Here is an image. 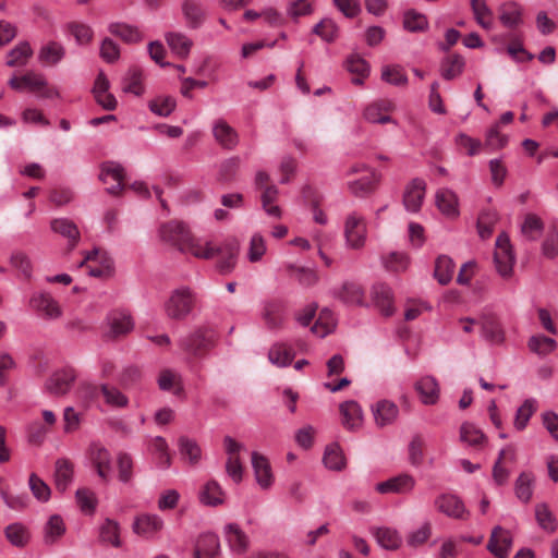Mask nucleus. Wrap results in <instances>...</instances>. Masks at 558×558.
<instances>
[{"label": "nucleus", "mask_w": 558, "mask_h": 558, "mask_svg": "<svg viewBox=\"0 0 558 558\" xmlns=\"http://www.w3.org/2000/svg\"><path fill=\"white\" fill-rule=\"evenodd\" d=\"M498 221V214L495 210H483L477 218V231L482 239H488Z\"/></svg>", "instance_id": "nucleus-59"}, {"label": "nucleus", "mask_w": 558, "mask_h": 558, "mask_svg": "<svg viewBox=\"0 0 558 558\" xmlns=\"http://www.w3.org/2000/svg\"><path fill=\"white\" fill-rule=\"evenodd\" d=\"M223 447L227 454L226 472L228 476L238 484L243 478L241 453L245 451V446L231 436H226L223 438Z\"/></svg>", "instance_id": "nucleus-6"}, {"label": "nucleus", "mask_w": 558, "mask_h": 558, "mask_svg": "<svg viewBox=\"0 0 558 558\" xmlns=\"http://www.w3.org/2000/svg\"><path fill=\"white\" fill-rule=\"evenodd\" d=\"M225 493L218 482L208 481L199 492V501L205 506L216 507L223 502Z\"/></svg>", "instance_id": "nucleus-38"}, {"label": "nucleus", "mask_w": 558, "mask_h": 558, "mask_svg": "<svg viewBox=\"0 0 558 558\" xmlns=\"http://www.w3.org/2000/svg\"><path fill=\"white\" fill-rule=\"evenodd\" d=\"M437 208L449 218L459 215V202L456 193L449 189H439L435 195Z\"/></svg>", "instance_id": "nucleus-29"}, {"label": "nucleus", "mask_w": 558, "mask_h": 558, "mask_svg": "<svg viewBox=\"0 0 558 558\" xmlns=\"http://www.w3.org/2000/svg\"><path fill=\"white\" fill-rule=\"evenodd\" d=\"M158 236L163 244L197 258L211 259L220 254L219 247L209 241L195 239L181 221L173 220L161 225Z\"/></svg>", "instance_id": "nucleus-1"}, {"label": "nucleus", "mask_w": 558, "mask_h": 558, "mask_svg": "<svg viewBox=\"0 0 558 558\" xmlns=\"http://www.w3.org/2000/svg\"><path fill=\"white\" fill-rule=\"evenodd\" d=\"M108 326L113 337L123 336L134 327L131 315L124 311H112L108 317Z\"/></svg>", "instance_id": "nucleus-31"}, {"label": "nucleus", "mask_w": 558, "mask_h": 558, "mask_svg": "<svg viewBox=\"0 0 558 558\" xmlns=\"http://www.w3.org/2000/svg\"><path fill=\"white\" fill-rule=\"evenodd\" d=\"M99 536L101 542L109 544L113 547L121 546L120 539V525L117 521L106 519L100 525Z\"/></svg>", "instance_id": "nucleus-56"}, {"label": "nucleus", "mask_w": 558, "mask_h": 558, "mask_svg": "<svg viewBox=\"0 0 558 558\" xmlns=\"http://www.w3.org/2000/svg\"><path fill=\"white\" fill-rule=\"evenodd\" d=\"M367 226L365 218L353 211L344 220V238L349 248L360 250L365 245Z\"/></svg>", "instance_id": "nucleus-5"}, {"label": "nucleus", "mask_w": 558, "mask_h": 558, "mask_svg": "<svg viewBox=\"0 0 558 558\" xmlns=\"http://www.w3.org/2000/svg\"><path fill=\"white\" fill-rule=\"evenodd\" d=\"M396 109V105L391 99L380 98L376 99L364 109L363 116L366 121L371 123L386 124L397 122L390 117V113Z\"/></svg>", "instance_id": "nucleus-9"}, {"label": "nucleus", "mask_w": 558, "mask_h": 558, "mask_svg": "<svg viewBox=\"0 0 558 558\" xmlns=\"http://www.w3.org/2000/svg\"><path fill=\"white\" fill-rule=\"evenodd\" d=\"M372 535L377 544L387 550H397L402 544V536L398 530L390 526H378L371 529Z\"/></svg>", "instance_id": "nucleus-27"}, {"label": "nucleus", "mask_w": 558, "mask_h": 558, "mask_svg": "<svg viewBox=\"0 0 558 558\" xmlns=\"http://www.w3.org/2000/svg\"><path fill=\"white\" fill-rule=\"evenodd\" d=\"M252 466L254 470L257 484L263 489H268L274 483V475L270 463L266 457L253 451L252 452Z\"/></svg>", "instance_id": "nucleus-24"}, {"label": "nucleus", "mask_w": 558, "mask_h": 558, "mask_svg": "<svg viewBox=\"0 0 558 558\" xmlns=\"http://www.w3.org/2000/svg\"><path fill=\"white\" fill-rule=\"evenodd\" d=\"M478 324L481 326V336L484 340L492 344H500L504 342L505 332L495 315H481Z\"/></svg>", "instance_id": "nucleus-18"}, {"label": "nucleus", "mask_w": 558, "mask_h": 558, "mask_svg": "<svg viewBox=\"0 0 558 558\" xmlns=\"http://www.w3.org/2000/svg\"><path fill=\"white\" fill-rule=\"evenodd\" d=\"M460 440L469 446L478 447L485 441V435L474 424L465 422L460 427Z\"/></svg>", "instance_id": "nucleus-61"}, {"label": "nucleus", "mask_w": 558, "mask_h": 558, "mask_svg": "<svg viewBox=\"0 0 558 558\" xmlns=\"http://www.w3.org/2000/svg\"><path fill=\"white\" fill-rule=\"evenodd\" d=\"M342 425L349 430H355L362 426L363 410L361 405L354 400H348L339 407Z\"/></svg>", "instance_id": "nucleus-25"}, {"label": "nucleus", "mask_w": 558, "mask_h": 558, "mask_svg": "<svg viewBox=\"0 0 558 558\" xmlns=\"http://www.w3.org/2000/svg\"><path fill=\"white\" fill-rule=\"evenodd\" d=\"M99 179L104 183H108L112 180L114 184L107 189L108 193L117 195L123 189L124 169L117 162H105L101 167Z\"/></svg>", "instance_id": "nucleus-26"}, {"label": "nucleus", "mask_w": 558, "mask_h": 558, "mask_svg": "<svg viewBox=\"0 0 558 558\" xmlns=\"http://www.w3.org/2000/svg\"><path fill=\"white\" fill-rule=\"evenodd\" d=\"M426 183L423 179H413L405 187L403 204L408 211L416 213L420 210L425 197Z\"/></svg>", "instance_id": "nucleus-16"}, {"label": "nucleus", "mask_w": 558, "mask_h": 558, "mask_svg": "<svg viewBox=\"0 0 558 558\" xmlns=\"http://www.w3.org/2000/svg\"><path fill=\"white\" fill-rule=\"evenodd\" d=\"M471 8L477 24L484 29H492L494 25V14L486 1L471 0Z\"/></svg>", "instance_id": "nucleus-52"}, {"label": "nucleus", "mask_w": 558, "mask_h": 558, "mask_svg": "<svg viewBox=\"0 0 558 558\" xmlns=\"http://www.w3.org/2000/svg\"><path fill=\"white\" fill-rule=\"evenodd\" d=\"M29 305L38 315L49 320L59 319L63 313L59 302L47 292L34 293L31 296Z\"/></svg>", "instance_id": "nucleus-8"}, {"label": "nucleus", "mask_w": 558, "mask_h": 558, "mask_svg": "<svg viewBox=\"0 0 558 558\" xmlns=\"http://www.w3.org/2000/svg\"><path fill=\"white\" fill-rule=\"evenodd\" d=\"M179 451L183 459L190 464L195 465L202 458V450L198 444L189 437L182 436L178 441Z\"/></svg>", "instance_id": "nucleus-54"}, {"label": "nucleus", "mask_w": 558, "mask_h": 558, "mask_svg": "<svg viewBox=\"0 0 558 558\" xmlns=\"http://www.w3.org/2000/svg\"><path fill=\"white\" fill-rule=\"evenodd\" d=\"M9 85L11 88L19 92L27 89L35 93L37 97L41 99H53L60 97L57 88L48 84L44 74L35 71H28L20 77L12 76L9 81Z\"/></svg>", "instance_id": "nucleus-2"}, {"label": "nucleus", "mask_w": 558, "mask_h": 558, "mask_svg": "<svg viewBox=\"0 0 558 558\" xmlns=\"http://www.w3.org/2000/svg\"><path fill=\"white\" fill-rule=\"evenodd\" d=\"M108 31L111 35L121 38L126 44L138 43L143 39V36L138 28L126 23H110L108 26Z\"/></svg>", "instance_id": "nucleus-39"}, {"label": "nucleus", "mask_w": 558, "mask_h": 558, "mask_svg": "<svg viewBox=\"0 0 558 558\" xmlns=\"http://www.w3.org/2000/svg\"><path fill=\"white\" fill-rule=\"evenodd\" d=\"M313 33L323 40L332 43L338 37L339 28L331 19H324L313 27Z\"/></svg>", "instance_id": "nucleus-64"}, {"label": "nucleus", "mask_w": 558, "mask_h": 558, "mask_svg": "<svg viewBox=\"0 0 558 558\" xmlns=\"http://www.w3.org/2000/svg\"><path fill=\"white\" fill-rule=\"evenodd\" d=\"M345 66L349 72L359 75V77L352 80L354 84H362L363 78L366 77L369 73L368 63L362 57L355 53L348 57Z\"/></svg>", "instance_id": "nucleus-60"}, {"label": "nucleus", "mask_w": 558, "mask_h": 558, "mask_svg": "<svg viewBox=\"0 0 558 558\" xmlns=\"http://www.w3.org/2000/svg\"><path fill=\"white\" fill-rule=\"evenodd\" d=\"M73 463L65 458H60L54 465V482L59 492H65L73 481Z\"/></svg>", "instance_id": "nucleus-33"}, {"label": "nucleus", "mask_w": 558, "mask_h": 558, "mask_svg": "<svg viewBox=\"0 0 558 558\" xmlns=\"http://www.w3.org/2000/svg\"><path fill=\"white\" fill-rule=\"evenodd\" d=\"M96 262L97 265H88V274L92 277L96 278H105L111 275L112 271V259L107 255V253L101 252L98 248H94L90 252H87L84 259L80 263V267H83L87 263Z\"/></svg>", "instance_id": "nucleus-12"}, {"label": "nucleus", "mask_w": 558, "mask_h": 558, "mask_svg": "<svg viewBox=\"0 0 558 558\" xmlns=\"http://www.w3.org/2000/svg\"><path fill=\"white\" fill-rule=\"evenodd\" d=\"M465 65V61L462 56L460 54H450L444 58L440 64V73L441 76L447 80L451 81L463 72Z\"/></svg>", "instance_id": "nucleus-44"}, {"label": "nucleus", "mask_w": 558, "mask_h": 558, "mask_svg": "<svg viewBox=\"0 0 558 558\" xmlns=\"http://www.w3.org/2000/svg\"><path fill=\"white\" fill-rule=\"evenodd\" d=\"M220 543L217 535L206 533L198 537L193 558H218Z\"/></svg>", "instance_id": "nucleus-28"}, {"label": "nucleus", "mask_w": 558, "mask_h": 558, "mask_svg": "<svg viewBox=\"0 0 558 558\" xmlns=\"http://www.w3.org/2000/svg\"><path fill=\"white\" fill-rule=\"evenodd\" d=\"M420 400L425 405L436 404L439 400L440 387L434 376L426 375L420 378L414 386Z\"/></svg>", "instance_id": "nucleus-22"}, {"label": "nucleus", "mask_w": 558, "mask_h": 558, "mask_svg": "<svg viewBox=\"0 0 558 558\" xmlns=\"http://www.w3.org/2000/svg\"><path fill=\"white\" fill-rule=\"evenodd\" d=\"M149 451L155 456L157 464L161 469H167L171 464L169 448L166 439L161 436L153 438L149 442Z\"/></svg>", "instance_id": "nucleus-55"}, {"label": "nucleus", "mask_w": 558, "mask_h": 558, "mask_svg": "<svg viewBox=\"0 0 558 558\" xmlns=\"http://www.w3.org/2000/svg\"><path fill=\"white\" fill-rule=\"evenodd\" d=\"M158 386L161 390L172 391L179 395L182 391L181 375L171 369H165L158 377Z\"/></svg>", "instance_id": "nucleus-58"}, {"label": "nucleus", "mask_w": 558, "mask_h": 558, "mask_svg": "<svg viewBox=\"0 0 558 558\" xmlns=\"http://www.w3.org/2000/svg\"><path fill=\"white\" fill-rule=\"evenodd\" d=\"M499 20L504 26L514 28L522 23V9L515 2H506L499 7Z\"/></svg>", "instance_id": "nucleus-40"}, {"label": "nucleus", "mask_w": 558, "mask_h": 558, "mask_svg": "<svg viewBox=\"0 0 558 558\" xmlns=\"http://www.w3.org/2000/svg\"><path fill=\"white\" fill-rule=\"evenodd\" d=\"M163 527V521L158 514L142 513L135 517L133 532L145 538H153Z\"/></svg>", "instance_id": "nucleus-15"}, {"label": "nucleus", "mask_w": 558, "mask_h": 558, "mask_svg": "<svg viewBox=\"0 0 558 558\" xmlns=\"http://www.w3.org/2000/svg\"><path fill=\"white\" fill-rule=\"evenodd\" d=\"M278 189L275 185H268L263 189L260 201L262 207L269 217L280 218L281 208L275 204L278 197Z\"/></svg>", "instance_id": "nucleus-51"}, {"label": "nucleus", "mask_w": 558, "mask_h": 558, "mask_svg": "<svg viewBox=\"0 0 558 558\" xmlns=\"http://www.w3.org/2000/svg\"><path fill=\"white\" fill-rule=\"evenodd\" d=\"M122 89L135 96H141L144 93L143 71L140 68L132 66L128 70L122 80Z\"/></svg>", "instance_id": "nucleus-46"}, {"label": "nucleus", "mask_w": 558, "mask_h": 558, "mask_svg": "<svg viewBox=\"0 0 558 558\" xmlns=\"http://www.w3.org/2000/svg\"><path fill=\"white\" fill-rule=\"evenodd\" d=\"M4 535L10 544L15 547H25L31 539L28 529L19 522L9 524L4 530Z\"/></svg>", "instance_id": "nucleus-49"}, {"label": "nucleus", "mask_w": 558, "mask_h": 558, "mask_svg": "<svg viewBox=\"0 0 558 558\" xmlns=\"http://www.w3.org/2000/svg\"><path fill=\"white\" fill-rule=\"evenodd\" d=\"M166 41L172 52L181 59H185L190 54L193 46V41L186 35L178 32L167 33Z\"/></svg>", "instance_id": "nucleus-37"}, {"label": "nucleus", "mask_w": 558, "mask_h": 558, "mask_svg": "<svg viewBox=\"0 0 558 558\" xmlns=\"http://www.w3.org/2000/svg\"><path fill=\"white\" fill-rule=\"evenodd\" d=\"M494 259L500 276L509 277L512 274L515 255L512 251L510 239L505 232L497 236Z\"/></svg>", "instance_id": "nucleus-7"}, {"label": "nucleus", "mask_w": 558, "mask_h": 558, "mask_svg": "<svg viewBox=\"0 0 558 558\" xmlns=\"http://www.w3.org/2000/svg\"><path fill=\"white\" fill-rule=\"evenodd\" d=\"M456 269V264L451 257L440 255L435 262L434 277L442 286L448 284Z\"/></svg>", "instance_id": "nucleus-45"}, {"label": "nucleus", "mask_w": 558, "mask_h": 558, "mask_svg": "<svg viewBox=\"0 0 558 558\" xmlns=\"http://www.w3.org/2000/svg\"><path fill=\"white\" fill-rule=\"evenodd\" d=\"M66 532L64 520L59 514H52L44 526V542L46 545L58 543Z\"/></svg>", "instance_id": "nucleus-34"}, {"label": "nucleus", "mask_w": 558, "mask_h": 558, "mask_svg": "<svg viewBox=\"0 0 558 558\" xmlns=\"http://www.w3.org/2000/svg\"><path fill=\"white\" fill-rule=\"evenodd\" d=\"M88 457L98 476L108 482L112 473V458L109 450L101 444L94 442L88 449Z\"/></svg>", "instance_id": "nucleus-10"}, {"label": "nucleus", "mask_w": 558, "mask_h": 558, "mask_svg": "<svg viewBox=\"0 0 558 558\" xmlns=\"http://www.w3.org/2000/svg\"><path fill=\"white\" fill-rule=\"evenodd\" d=\"M211 132L215 141L225 149L232 150L239 144V134L225 119L213 122Z\"/></svg>", "instance_id": "nucleus-14"}, {"label": "nucleus", "mask_w": 558, "mask_h": 558, "mask_svg": "<svg viewBox=\"0 0 558 558\" xmlns=\"http://www.w3.org/2000/svg\"><path fill=\"white\" fill-rule=\"evenodd\" d=\"M536 410H537L536 399H534V398L526 399L522 403V405L519 407V409L515 412L514 427L518 430H523L526 427L531 416L535 413Z\"/></svg>", "instance_id": "nucleus-57"}, {"label": "nucleus", "mask_w": 558, "mask_h": 558, "mask_svg": "<svg viewBox=\"0 0 558 558\" xmlns=\"http://www.w3.org/2000/svg\"><path fill=\"white\" fill-rule=\"evenodd\" d=\"M196 303V294L187 287L173 290L165 303V312L171 319L182 320L187 317Z\"/></svg>", "instance_id": "nucleus-4"}, {"label": "nucleus", "mask_w": 558, "mask_h": 558, "mask_svg": "<svg viewBox=\"0 0 558 558\" xmlns=\"http://www.w3.org/2000/svg\"><path fill=\"white\" fill-rule=\"evenodd\" d=\"M186 24L191 28L199 27L205 20V10L196 0H185L182 5Z\"/></svg>", "instance_id": "nucleus-42"}, {"label": "nucleus", "mask_w": 558, "mask_h": 558, "mask_svg": "<svg viewBox=\"0 0 558 558\" xmlns=\"http://www.w3.org/2000/svg\"><path fill=\"white\" fill-rule=\"evenodd\" d=\"M372 304L385 316H391L395 313L393 296L391 289L384 284L377 283L372 287L371 291Z\"/></svg>", "instance_id": "nucleus-20"}, {"label": "nucleus", "mask_w": 558, "mask_h": 558, "mask_svg": "<svg viewBox=\"0 0 558 558\" xmlns=\"http://www.w3.org/2000/svg\"><path fill=\"white\" fill-rule=\"evenodd\" d=\"M53 232L66 238L69 241V251H72L80 240L77 226L68 218H57L50 223Z\"/></svg>", "instance_id": "nucleus-32"}, {"label": "nucleus", "mask_w": 558, "mask_h": 558, "mask_svg": "<svg viewBox=\"0 0 558 558\" xmlns=\"http://www.w3.org/2000/svg\"><path fill=\"white\" fill-rule=\"evenodd\" d=\"M284 304L278 300L266 301L262 307V318L266 327L276 330L282 327L284 322Z\"/></svg>", "instance_id": "nucleus-21"}, {"label": "nucleus", "mask_w": 558, "mask_h": 558, "mask_svg": "<svg viewBox=\"0 0 558 558\" xmlns=\"http://www.w3.org/2000/svg\"><path fill=\"white\" fill-rule=\"evenodd\" d=\"M65 56L64 47L57 41H49L41 46L38 51V60L44 65H56Z\"/></svg>", "instance_id": "nucleus-36"}, {"label": "nucleus", "mask_w": 558, "mask_h": 558, "mask_svg": "<svg viewBox=\"0 0 558 558\" xmlns=\"http://www.w3.org/2000/svg\"><path fill=\"white\" fill-rule=\"evenodd\" d=\"M294 359V351L284 343H275L268 352V360L278 367L289 366Z\"/></svg>", "instance_id": "nucleus-41"}, {"label": "nucleus", "mask_w": 558, "mask_h": 558, "mask_svg": "<svg viewBox=\"0 0 558 558\" xmlns=\"http://www.w3.org/2000/svg\"><path fill=\"white\" fill-rule=\"evenodd\" d=\"M323 461L326 468L333 471H340L345 464L342 450L337 444L327 446Z\"/></svg>", "instance_id": "nucleus-62"}, {"label": "nucleus", "mask_w": 558, "mask_h": 558, "mask_svg": "<svg viewBox=\"0 0 558 558\" xmlns=\"http://www.w3.org/2000/svg\"><path fill=\"white\" fill-rule=\"evenodd\" d=\"M76 378V373L72 367H64L56 371L46 381V390L53 396H64L70 390Z\"/></svg>", "instance_id": "nucleus-11"}, {"label": "nucleus", "mask_w": 558, "mask_h": 558, "mask_svg": "<svg viewBox=\"0 0 558 558\" xmlns=\"http://www.w3.org/2000/svg\"><path fill=\"white\" fill-rule=\"evenodd\" d=\"M267 253L266 238L259 231L253 232L248 240L246 257L250 263H258Z\"/></svg>", "instance_id": "nucleus-43"}, {"label": "nucleus", "mask_w": 558, "mask_h": 558, "mask_svg": "<svg viewBox=\"0 0 558 558\" xmlns=\"http://www.w3.org/2000/svg\"><path fill=\"white\" fill-rule=\"evenodd\" d=\"M375 424L378 427L391 425L399 415L398 405L389 400H379L372 405Z\"/></svg>", "instance_id": "nucleus-23"}, {"label": "nucleus", "mask_w": 558, "mask_h": 558, "mask_svg": "<svg viewBox=\"0 0 558 558\" xmlns=\"http://www.w3.org/2000/svg\"><path fill=\"white\" fill-rule=\"evenodd\" d=\"M535 477L531 472H522L514 485V492L518 499L526 504L533 496Z\"/></svg>", "instance_id": "nucleus-50"}, {"label": "nucleus", "mask_w": 558, "mask_h": 558, "mask_svg": "<svg viewBox=\"0 0 558 558\" xmlns=\"http://www.w3.org/2000/svg\"><path fill=\"white\" fill-rule=\"evenodd\" d=\"M339 298L348 305L366 306L365 293L362 287L354 282L343 284Z\"/></svg>", "instance_id": "nucleus-47"}, {"label": "nucleus", "mask_w": 558, "mask_h": 558, "mask_svg": "<svg viewBox=\"0 0 558 558\" xmlns=\"http://www.w3.org/2000/svg\"><path fill=\"white\" fill-rule=\"evenodd\" d=\"M379 180L380 175L371 170L363 178L348 182V189L354 196L365 197L376 189Z\"/></svg>", "instance_id": "nucleus-30"}, {"label": "nucleus", "mask_w": 558, "mask_h": 558, "mask_svg": "<svg viewBox=\"0 0 558 558\" xmlns=\"http://www.w3.org/2000/svg\"><path fill=\"white\" fill-rule=\"evenodd\" d=\"M438 511L453 519H464L468 510L463 501L456 495L442 494L435 500Z\"/></svg>", "instance_id": "nucleus-19"}, {"label": "nucleus", "mask_w": 558, "mask_h": 558, "mask_svg": "<svg viewBox=\"0 0 558 558\" xmlns=\"http://www.w3.org/2000/svg\"><path fill=\"white\" fill-rule=\"evenodd\" d=\"M512 535L509 531L502 529L497 525L493 529L487 549L496 557V558H508L509 551L512 548Z\"/></svg>", "instance_id": "nucleus-13"}, {"label": "nucleus", "mask_w": 558, "mask_h": 558, "mask_svg": "<svg viewBox=\"0 0 558 558\" xmlns=\"http://www.w3.org/2000/svg\"><path fill=\"white\" fill-rule=\"evenodd\" d=\"M217 333L210 326H201L180 340V347L189 354L198 357L215 347Z\"/></svg>", "instance_id": "nucleus-3"}, {"label": "nucleus", "mask_w": 558, "mask_h": 558, "mask_svg": "<svg viewBox=\"0 0 558 558\" xmlns=\"http://www.w3.org/2000/svg\"><path fill=\"white\" fill-rule=\"evenodd\" d=\"M535 519L543 531L554 533L557 530L558 521L547 504L542 502L535 506Z\"/></svg>", "instance_id": "nucleus-48"}, {"label": "nucleus", "mask_w": 558, "mask_h": 558, "mask_svg": "<svg viewBox=\"0 0 558 558\" xmlns=\"http://www.w3.org/2000/svg\"><path fill=\"white\" fill-rule=\"evenodd\" d=\"M415 480L409 474H400L376 484L375 489L380 494H409L415 486Z\"/></svg>", "instance_id": "nucleus-17"}, {"label": "nucleus", "mask_w": 558, "mask_h": 558, "mask_svg": "<svg viewBox=\"0 0 558 558\" xmlns=\"http://www.w3.org/2000/svg\"><path fill=\"white\" fill-rule=\"evenodd\" d=\"M32 54L33 49L31 45L27 41H22L9 51L7 65L11 68L23 66L28 62Z\"/></svg>", "instance_id": "nucleus-53"}, {"label": "nucleus", "mask_w": 558, "mask_h": 558, "mask_svg": "<svg viewBox=\"0 0 558 558\" xmlns=\"http://www.w3.org/2000/svg\"><path fill=\"white\" fill-rule=\"evenodd\" d=\"M225 535L232 551L242 554L248 547V537L235 523L225 526Z\"/></svg>", "instance_id": "nucleus-35"}, {"label": "nucleus", "mask_w": 558, "mask_h": 558, "mask_svg": "<svg viewBox=\"0 0 558 558\" xmlns=\"http://www.w3.org/2000/svg\"><path fill=\"white\" fill-rule=\"evenodd\" d=\"M336 327V320L332 313L329 310H323L314 326L312 332L316 336L324 338L333 331Z\"/></svg>", "instance_id": "nucleus-63"}]
</instances>
